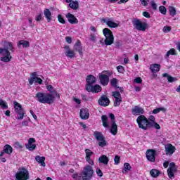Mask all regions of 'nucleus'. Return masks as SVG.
I'll list each match as a JSON object with an SVG mask.
<instances>
[{
  "label": "nucleus",
  "instance_id": "1",
  "mask_svg": "<svg viewBox=\"0 0 180 180\" xmlns=\"http://www.w3.org/2000/svg\"><path fill=\"white\" fill-rule=\"evenodd\" d=\"M46 89L50 93H41L39 92L36 94V98L38 101V102H40V103H47L48 105H51L56 101V98H58L60 99V94L57 93V91H54L53 93V86L52 85H48L46 86Z\"/></svg>",
  "mask_w": 180,
  "mask_h": 180
},
{
  "label": "nucleus",
  "instance_id": "2",
  "mask_svg": "<svg viewBox=\"0 0 180 180\" xmlns=\"http://www.w3.org/2000/svg\"><path fill=\"white\" fill-rule=\"evenodd\" d=\"M136 122L139 129H142V130H148V129L153 127V123L150 122L144 115H139L136 119Z\"/></svg>",
  "mask_w": 180,
  "mask_h": 180
},
{
  "label": "nucleus",
  "instance_id": "3",
  "mask_svg": "<svg viewBox=\"0 0 180 180\" xmlns=\"http://www.w3.org/2000/svg\"><path fill=\"white\" fill-rule=\"evenodd\" d=\"M103 33L105 37L104 44L105 46H112L115 43V37L112 31L109 28H105L103 30Z\"/></svg>",
  "mask_w": 180,
  "mask_h": 180
},
{
  "label": "nucleus",
  "instance_id": "4",
  "mask_svg": "<svg viewBox=\"0 0 180 180\" xmlns=\"http://www.w3.org/2000/svg\"><path fill=\"white\" fill-rule=\"evenodd\" d=\"M94 167L89 165H86L81 173L82 180H89L92 179L94 176Z\"/></svg>",
  "mask_w": 180,
  "mask_h": 180
},
{
  "label": "nucleus",
  "instance_id": "5",
  "mask_svg": "<svg viewBox=\"0 0 180 180\" xmlns=\"http://www.w3.org/2000/svg\"><path fill=\"white\" fill-rule=\"evenodd\" d=\"M133 26L136 30H140L141 32H146V29L148 27V24L145 22H141L139 19H135L132 21Z\"/></svg>",
  "mask_w": 180,
  "mask_h": 180
},
{
  "label": "nucleus",
  "instance_id": "6",
  "mask_svg": "<svg viewBox=\"0 0 180 180\" xmlns=\"http://www.w3.org/2000/svg\"><path fill=\"white\" fill-rule=\"evenodd\" d=\"M15 178L17 180H27L29 179V171L25 167L19 169L15 174Z\"/></svg>",
  "mask_w": 180,
  "mask_h": 180
},
{
  "label": "nucleus",
  "instance_id": "7",
  "mask_svg": "<svg viewBox=\"0 0 180 180\" xmlns=\"http://www.w3.org/2000/svg\"><path fill=\"white\" fill-rule=\"evenodd\" d=\"M14 109H15V113H18V115H19V116H18V119L19 120H22V119H23L25 116V111L23 110L22 105L19 103L15 101Z\"/></svg>",
  "mask_w": 180,
  "mask_h": 180
},
{
  "label": "nucleus",
  "instance_id": "8",
  "mask_svg": "<svg viewBox=\"0 0 180 180\" xmlns=\"http://www.w3.org/2000/svg\"><path fill=\"white\" fill-rule=\"evenodd\" d=\"M175 172H176V165H175L174 162H171L167 169V175L170 179L175 178V174H174Z\"/></svg>",
  "mask_w": 180,
  "mask_h": 180
},
{
  "label": "nucleus",
  "instance_id": "9",
  "mask_svg": "<svg viewBox=\"0 0 180 180\" xmlns=\"http://www.w3.org/2000/svg\"><path fill=\"white\" fill-rule=\"evenodd\" d=\"M155 150L153 149H148L146 153V159L150 162H155Z\"/></svg>",
  "mask_w": 180,
  "mask_h": 180
},
{
  "label": "nucleus",
  "instance_id": "10",
  "mask_svg": "<svg viewBox=\"0 0 180 180\" xmlns=\"http://www.w3.org/2000/svg\"><path fill=\"white\" fill-rule=\"evenodd\" d=\"M112 96L115 98L114 106H120L122 103V95L119 91H113Z\"/></svg>",
  "mask_w": 180,
  "mask_h": 180
},
{
  "label": "nucleus",
  "instance_id": "11",
  "mask_svg": "<svg viewBox=\"0 0 180 180\" xmlns=\"http://www.w3.org/2000/svg\"><path fill=\"white\" fill-rule=\"evenodd\" d=\"M86 89L88 92H93L94 94H98L102 91V87L99 84H96L94 86H86Z\"/></svg>",
  "mask_w": 180,
  "mask_h": 180
},
{
  "label": "nucleus",
  "instance_id": "12",
  "mask_svg": "<svg viewBox=\"0 0 180 180\" xmlns=\"http://www.w3.org/2000/svg\"><path fill=\"white\" fill-rule=\"evenodd\" d=\"M34 143H36V139H34V138H30L28 139V143L25 144V147L29 151L36 150V144H33Z\"/></svg>",
  "mask_w": 180,
  "mask_h": 180
},
{
  "label": "nucleus",
  "instance_id": "13",
  "mask_svg": "<svg viewBox=\"0 0 180 180\" xmlns=\"http://www.w3.org/2000/svg\"><path fill=\"white\" fill-rule=\"evenodd\" d=\"M109 103H110V101L106 96H102L98 100V105L101 106H109Z\"/></svg>",
  "mask_w": 180,
  "mask_h": 180
},
{
  "label": "nucleus",
  "instance_id": "14",
  "mask_svg": "<svg viewBox=\"0 0 180 180\" xmlns=\"http://www.w3.org/2000/svg\"><path fill=\"white\" fill-rule=\"evenodd\" d=\"M86 86H92V85H94V84L96 82V77H95V76L92 75H89L86 77Z\"/></svg>",
  "mask_w": 180,
  "mask_h": 180
},
{
  "label": "nucleus",
  "instance_id": "15",
  "mask_svg": "<svg viewBox=\"0 0 180 180\" xmlns=\"http://www.w3.org/2000/svg\"><path fill=\"white\" fill-rule=\"evenodd\" d=\"M131 113L134 115V116H139V115H143V113H144V109L139 105H136L132 108Z\"/></svg>",
  "mask_w": 180,
  "mask_h": 180
},
{
  "label": "nucleus",
  "instance_id": "16",
  "mask_svg": "<svg viewBox=\"0 0 180 180\" xmlns=\"http://www.w3.org/2000/svg\"><path fill=\"white\" fill-rule=\"evenodd\" d=\"M65 51V54L66 56V57H68V58H74V57H75V52H74V51L70 49V46H65L64 47Z\"/></svg>",
  "mask_w": 180,
  "mask_h": 180
},
{
  "label": "nucleus",
  "instance_id": "17",
  "mask_svg": "<svg viewBox=\"0 0 180 180\" xmlns=\"http://www.w3.org/2000/svg\"><path fill=\"white\" fill-rule=\"evenodd\" d=\"M66 18L69 23H70L71 25H77V23H78V19H77V18H75L74 15L70 13L66 15Z\"/></svg>",
  "mask_w": 180,
  "mask_h": 180
},
{
  "label": "nucleus",
  "instance_id": "18",
  "mask_svg": "<svg viewBox=\"0 0 180 180\" xmlns=\"http://www.w3.org/2000/svg\"><path fill=\"white\" fill-rule=\"evenodd\" d=\"M99 79L101 84L103 85V86H106L108 84H109V76L106 75H99Z\"/></svg>",
  "mask_w": 180,
  "mask_h": 180
},
{
  "label": "nucleus",
  "instance_id": "19",
  "mask_svg": "<svg viewBox=\"0 0 180 180\" xmlns=\"http://www.w3.org/2000/svg\"><path fill=\"white\" fill-rule=\"evenodd\" d=\"M175 146H172L171 143H168L167 146H165L167 155H172V153H175Z\"/></svg>",
  "mask_w": 180,
  "mask_h": 180
},
{
  "label": "nucleus",
  "instance_id": "20",
  "mask_svg": "<svg viewBox=\"0 0 180 180\" xmlns=\"http://www.w3.org/2000/svg\"><path fill=\"white\" fill-rule=\"evenodd\" d=\"M73 50L77 51L80 56H82V46L81 45V41H77L73 46Z\"/></svg>",
  "mask_w": 180,
  "mask_h": 180
},
{
  "label": "nucleus",
  "instance_id": "21",
  "mask_svg": "<svg viewBox=\"0 0 180 180\" xmlns=\"http://www.w3.org/2000/svg\"><path fill=\"white\" fill-rule=\"evenodd\" d=\"M80 117L81 119H83V120L89 119V111L88 109L82 108L80 110Z\"/></svg>",
  "mask_w": 180,
  "mask_h": 180
},
{
  "label": "nucleus",
  "instance_id": "22",
  "mask_svg": "<svg viewBox=\"0 0 180 180\" xmlns=\"http://www.w3.org/2000/svg\"><path fill=\"white\" fill-rule=\"evenodd\" d=\"M104 21V23H105L107 25V26H108V27H117V26H119V24L112 21V20H110V18H108L106 19H103V20Z\"/></svg>",
  "mask_w": 180,
  "mask_h": 180
},
{
  "label": "nucleus",
  "instance_id": "23",
  "mask_svg": "<svg viewBox=\"0 0 180 180\" xmlns=\"http://www.w3.org/2000/svg\"><path fill=\"white\" fill-rule=\"evenodd\" d=\"M98 162L100 164H103L104 165H108L109 163V158L106 155H102L98 158Z\"/></svg>",
  "mask_w": 180,
  "mask_h": 180
},
{
  "label": "nucleus",
  "instance_id": "24",
  "mask_svg": "<svg viewBox=\"0 0 180 180\" xmlns=\"http://www.w3.org/2000/svg\"><path fill=\"white\" fill-rule=\"evenodd\" d=\"M161 69V65L160 64H152L150 66V71H152V72L153 74H155L156 72H158V71H160V70Z\"/></svg>",
  "mask_w": 180,
  "mask_h": 180
},
{
  "label": "nucleus",
  "instance_id": "25",
  "mask_svg": "<svg viewBox=\"0 0 180 180\" xmlns=\"http://www.w3.org/2000/svg\"><path fill=\"white\" fill-rule=\"evenodd\" d=\"M35 160L37 162H39V164H41V167H46V162H44V161H46L45 157L37 155L35 157Z\"/></svg>",
  "mask_w": 180,
  "mask_h": 180
},
{
  "label": "nucleus",
  "instance_id": "26",
  "mask_svg": "<svg viewBox=\"0 0 180 180\" xmlns=\"http://www.w3.org/2000/svg\"><path fill=\"white\" fill-rule=\"evenodd\" d=\"M44 15L48 22H51L52 15H51V11H50V10H49L48 8L44 10Z\"/></svg>",
  "mask_w": 180,
  "mask_h": 180
},
{
  "label": "nucleus",
  "instance_id": "27",
  "mask_svg": "<svg viewBox=\"0 0 180 180\" xmlns=\"http://www.w3.org/2000/svg\"><path fill=\"white\" fill-rule=\"evenodd\" d=\"M37 72H34L31 74V77L28 79L30 85H33L34 82L37 83Z\"/></svg>",
  "mask_w": 180,
  "mask_h": 180
},
{
  "label": "nucleus",
  "instance_id": "28",
  "mask_svg": "<svg viewBox=\"0 0 180 180\" xmlns=\"http://www.w3.org/2000/svg\"><path fill=\"white\" fill-rule=\"evenodd\" d=\"M110 131L111 134H113V136H116V134H117V125L116 124V122H115V121H112Z\"/></svg>",
  "mask_w": 180,
  "mask_h": 180
},
{
  "label": "nucleus",
  "instance_id": "29",
  "mask_svg": "<svg viewBox=\"0 0 180 180\" xmlns=\"http://www.w3.org/2000/svg\"><path fill=\"white\" fill-rule=\"evenodd\" d=\"M17 46H18V49H20V46H22V47H24V48H27V47L30 46V44L27 41L20 40V41H19Z\"/></svg>",
  "mask_w": 180,
  "mask_h": 180
},
{
  "label": "nucleus",
  "instance_id": "30",
  "mask_svg": "<svg viewBox=\"0 0 180 180\" xmlns=\"http://www.w3.org/2000/svg\"><path fill=\"white\" fill-rule=\"evenodd\" d=\"M94 136L96 139V140H97V141H100L101 140L105 139L103 134L99 131H95L94 134Z\"/></svg>",
  "mask_w": 180,
  "mask_h": 180
},
{
  "label": "nucleus",
  "instance_id": "31",
  "mask_svg": "<svg viewBox=\"0 0 180 180\" xmlns=\"http://www.w3.org/2000/svg\"><path fill=\"white\" fill-rule=\"evenodd\" d=\"M162 77L164 78L167 77L168 82H175V81H176V77H173L172 76H170L167 73H163Z\"/></svg>",
  "mask_w": 180,
  "mask_h": 180
},
{
  "label": "nucleus",
  "instance_id": "32",
  "mask_svg": "<svg viewBox=\"0 0 180 180\" xmlns=\"http://www.w3.org/2000/svg\"><path fill=\"white\" fill-rule=\"evenodd\" d=\"M101 120L103 122V126L104 127H109V123L108 122H109V118H108V116L103 115L101 117Z\"/></svg>",
  "mask_w": 180,
  "mask_h": 180
},
{
  "label": "nucleus",
  "instance_id": "33",
  "mask_svg": "<svg viewBox=\"0 0 180 180\" xmlns=\"http://www.w3.org/2000/svg\"><path fill=\"white\" fill-rule=\"evenodd\" d=\"M161 174L160 170H157L155 169H153L150 170V174L153 178H158V176Z\"/></svg>",
  "mask_w": 180,
  "mask_h": 180
},
{
  "label": "nucleus",
  "instance_id": "34",
  "mask_svg": "<svg viewBox=\"0 0 180 180\" xmlns=\"http://www.w3.org/2000/svg\"><path fill=\"white\" fill-rule=\"evenodd\" d=\"M131 169V166H130V164L129 163H124V168L122 169V174H127L129 171Z\"/></svg>",
  "mask_w": 180,
  "mask_h": 180
},
{
  "label": "nucleus",
  "instance_id": "35",
  "mask_svg": "<svg viewBox=\"0 0 180 180\" xmlns=\"http://www.w3.org/2000/svg\"><path fill=\"white\" fill-rule=\"evenodd\" d=\"M4 151L6 154H12V151H13V149L12 148V146L10 145H6L4 148Z\"/></svg>",
  "mask_w": 180,
  "mask_h": 180
},
{
  "label": "nucleus",
  "instance_id": "36",
  "mask_svg": "<svg viewBox=\"0 0 180 180\" xmlns=\"http://www.w3.org/2000/svg\"><path fill=\"white\" fill-rule=\"evenodd\" d=\"M0 54H2L3 56H11V52H9L8 49L0 48Z\"/></svg>",
  "mask_w": 180,
  "mask_h": 180
},
{
  "label": "nucleus",
  "instance_id": "37",
  "mask_svg": "<svg viewBox=\"0 0 180 180\" xmlns=\"http://www.w3.org/2000/svg\"><path fill=\"white\" fill-rule=\"evenodd\" d=\"M169 56H176V51L174 49H171L169 51H167L165 55V58H168Z\"/></svg>",
  "mask_w": 180,
  "mask_h": 180
},
{
  "label": "nucleus",
  "instance_id": "38",
  "mask_svg": "<svg viewBox=\"0 0 180 180\" xmlns=\"http://www.w3.org/2000/svg\"><path fill=\"white\" fill-rule=\"evenodd\" d=\"M160 112H167V109L165 108H155L153 110V115H157V113H160Z\"/></svg>",
  "mask_w": 180,
  "mask_h": 180
},
{
  "label": "nucleus",
  "instance_id": "39",
  "mask_svg": "<svg viewBox=\"0 0 180 180\" xmlns=\"http://www.w3.org/2000/svg\"><path fill=\"white\" fill-rule=\"evenodd\" d=\"M69 4H70L69 6L72 9H75V10L78 9V6H79L78 1H71Z\"/></svg>",
  "mask_w": 180,
  "mask_h": 180
},
{
  "label": "nucleus",
  "instance_id": "40",
  "mask_svg": "<svg viewBox=\"0 0 180 180\" xmlns=\"http://www.w3.org/2000/svg\"><path fill=\"white\" fill-rule=\"evenodd\" d=\"M169 13L170 16H175L176 15V9H175V7L169 6Z\"/></svg>",
  "mask_w": 180,
  "mask_h": 180
},
{
  "label": "nucleus",
  "instance_id": "41",
  "mask_svg": "<svg viewBox=\"0 0 180 180\" xmlns=\"http://www.w3.org/2000/svg\"><path fill=\"white\" fill-rule=\"evenodd\" d=\"M98 144L99 147L103 148V147H106L108 143L106 142V140L104 138L103 140L98 141Z\"/></svg>",
  "mask_w": 180,
  "mask_h": 180
},
{
  "label": "nucleus",
  "instance_id": "42",
  "mask_svg": "<svg viewBox=\"0 0 180 180\" xmlns=\"http://www.w3.org/2000/svg\"><path fill=\"white\" fill-rule=\"evenodd\" d=\"M89 40H90V41H92L93 43H96V34L94 33H90Z\"/></svg>",
  "mask_w": 180,
  "mask_h": 180
},
{
  "label": "nucleus",
  "instance_id": "43",
  "mask_svg": "<svg viewBox=\"0 0 180 180\" xmlns=\"http://www.w3.org/2000/svg\"><path fill=\"white\" fill-rule=\"evenodd\" d=\"M0 106L2 109H8V103L0 98Z\"/></svg>",
  "mask_w": 180,
  "mask_h": 180
},
{
  "label": "nucleus",
  "instance_id": "44",
  "mask_svg": "<svg viewBox=\"0 0 180 180\" xmlns=\"http://www.w3.org/2000/svg\"><path fill=\"white\" fill-rule=\"evenodd\" d=\"M5 48L7 49V50H11V51H13V44H12V42L6 43Z\"/></svg>",
  "mask_w": 180,
  "mask_h": 180
},
{
  "label": "nucleus",
  "instance_id": "45",
  "mask_svg": "<svg viewBox=\"0 0 180 180\" xmlns=\"http://www.w3.org/2000/svg\"><path fill=\"white\" fill-rule=\"evenodd\" d=\"M11 59H12V56H7L4 57H1V61H3L4 63H9V61H11Z\"/></svg>",
  "mask_w": 180,
  "mask_h": 180
},
{
  "label": "nucleus",
  "instance_id": "46",
  "mask_svg": "<svg viewBox=\"0 0 180 180\" xmlns=\"http://www.w3.org/2000/svg\"><path fill=\"white\" fill-rule=\"evenodd\" d=\"M85 153H86V158H91V156L94 154V152H92L89 149H86Z\"/></svg>",
  "mask_w": 180,
  "mask_h": 180
},
{
  "label": "nucleus",
  "instance_id": "47",
  "mask_svg": "<svg viewBox=\"0 0 180 180\" xmlns=\"http://www.w3.org/2000/svg\"><path fill=\"white\" fill-rule=\"evenodd\" d=\"M159 11L160 13H162V15H166L167 14V8H165V6H160L159 7Z\"/></svg>",
  "mask_w": 180,
  "mask_h": 180
},
{
  "label": "nucleus",
  "instance_id": "48",
  "mask_svg": "<svg viewBox=\"0 0 180 180\" xmlns=\"http://www.w3.org/2000/svg\"><path fill=\"white\" fill-rule=\"evenodd\" d=\"M58 20L60 22V23H62L63 25H65V20H64V18H63V15H58Z\"/></svg>",
  "mask_w": 180,
  "mask_h": 180
},
{
  "label": "nucleus",
  "instance_id": "49",
  "mask_svg": "<svg viewBox=\"0 0 180 180\" xmlns=\"http://www.w3.org/2000/svg\"><path fill=\"white\" fill-rule=\"evenodd\" d=\"M72 179L75 180H82V176H78V174H74Z\"/></svg>",
  "mask_w": 180,
  "mask_h": 180
},
{
  "label": "nucleus",
  "instance_id": "50",
  "mask_svg": "<svg viewBox=\"0 0 180 180\" xmlns=\"http://www.w3.org/2000/svg\"><path fill=\"white\" fill-rule=\"evenodd\" d=\"M148 122H150V123H152V125L153 123L155 122V117H154L153 115H150L148 119Z\"/></svg>",
  "mask_w": 180,
  "mask_h": 180
},
{
  "label": "nucleus",
  "instance_id": "51",
  "mask_svg": "<svg viewBox=\"0 0 180 180\" xmlns=\"http://www.w3.org/2000/svg\"><path fill=\"white\" fill-rule=\"evenodd\" d=\"M114 162L116 165L120 163V156L116 155L114 158Z\"/></svg>",
  "mask_w": 180,
  "mask_h": 180
},
{
  "label": "nucleus",
  "instance_id": "52",
  "mask_svg": "<svg viewBox=\"0 0 180 180\" xmlns=\"http://www.w3.org/2000/svg\"><path fill=\"white\" fill-rule=\"evenodd\" d=\"M117 70L118 72H121L122 74H123V72H124V68H123V66H122V65L117 66Z\"/></svg>",
  "mask_w": 180,
  "mask_h": 180
},
{
  "label": "nucleus",
  "instance_id": "53",
  "mask_svg": "<svg viewBox=\"0 0 180 180\" xmlns=\"http://www.w3.org/2000/svg\"><path fill=\"white\" fill-rule=\"evenodd\" d=\"M169 32H171V27L165 26L163 27V32L164 33H169Z\"/></svg>",
  "mask_w": 180,
  "mask_h": 180
},
{
  "label": "nucleus",
  "instance_id": "54",
  "mask_svg": "<svg viewBox=\"0 0 180 180\" xmlns=\"http://www.w3.org/2000/svg\"><path fill=\"white\" fill-rule=\"evenodd\" d=\"M110 84L112 86H117V80L114 78L111 80Z\"/></svg>",
  "mask_w": 180,
  "mask_h": 180
},
{
  "label": "nucleus",
  "instance_id": "55",
  "mask_svg": "<svg viewBox=\"0 0 180 180\" xmlns=\"http://www.w3.org/2000/svg\"><path fill=\"white\" fill-rule=\"evenodd\" d=\"M96 174L98 176H103V173L102 172V170H101V169H99V168L96 169Z\"/></svg>",
  "mask_w": 180,
  "mask_h": 180
},
{
  "label": "nucleus",
  "instance_id": "56",
  "mask_svg": "<svg viewBox=\"0 0 180 180\" xmlns=\"http://www.w3.org/2000/svg\"><path fill=\"white\" fill-rule=\"evenodd\" d=\"M150 0H140L141 5H143V6H147V5H148V1Z\"/></svg>",
  "mask_w": 180,
  "mask_h": 180
},
{
  "label": "nucleus",
  "instance_id": "57",
  "mask_svg": "<svg viewBox=\"0 0 180 180\" xmlns=\"http://www.w3.org/2000/svg\"><path fill=\"white\" fill-rule=\"evenodd\" d=\"M143 16H144L145 18H147V19H150V18H151V15H150V13L147 11L143 12Z\"/></svg>",
  "mask_w": 180,
  "mask_h": 180
},
{
  "label": "nucleus",
  "instance_id": "58",
  "mask_svg": "<svg viewBox=\"0 0 180 180\" xmlns=\"http://www.w3.org/2000/svg\"><path fill=\"white\" fill-rule=\"evenodd\" d=\"M153 127H155V129H157V130H160V129H161L160 124H157L156 122L153 123Z\"/></svg>",
  "mask_w": 180,
  "mask_h": 180
},
{
  "label": "nucleus",
  "instance_id": "59",
  "mask_svg": "<svg viewBox=\"0 0 180 180\" xmlns=\"http://www.w3.org/2000/svg\"><path fill=\"white\" fill-rule=\"evenodd\" d=\"M86 161H87L89 165H91V167L94 165V161L91 160V158H86Z\"/></svg>",
  "mask_w": 180,
  "mask_h": 180
},
{
  "label": "nucleus",
  "instance_id": "60",
  "mask_svg": "<svg viewBox=\"0 0 180 180\" xmlns=\"http://www.w3.org/2000/svg\"><path fill=\"white\" fill-rule=\"evenodd\" d=\"M35 20L37 22H40L41 20V14H38L35 16Z\"/></svg>",
  "mask_w": 180,
  "mask_h": 180
},
{
  "label": "nucleus",
  "instance_id": "61",
  "mask_svg": "<svg viewBox=\"0 0 180 180\" xmlns=\"http://www.w3.org/2000/svg\"><path fill=\"white\" fill-rule=\"evenodd\" d=\"M151 6L154 11H157V4L155 1H151Z\"/></svg>",
  "mask_w": 180,
  "mask_h": 180
},
{
  "label": "nucleus",
  "instance_id": "62",
  "mask_svg": "<svg viewBox=\"0 0 180 180\" xmlns=\"http://www.w3.org/2000/svg\"><path fill=\"white\" fill-rule=\"evenodd\" d=\"M134 82L136 84H141V82H143V80L140 78V77H136L135 79H134Z\"/></svg>",
  "mask_w": 180,
  "mask_h": 180
},
{
  "label": "nucleus",
  "instance_id": "63",
  "mask_svg": "<svg viewBox=\"0 0 180 180\" xmlns=\"http://www.w3.org/2000/svg\"><path fill=\"white\" fill-rule=\"evenodd\" d=\"M36 79H37L36 84H39V85H41V84H43V80L40 77H37V76Z\"/></svg>",
  "mask_w": 180,
  "mask_h": 180
},
{
  "label": "nucleus",
  "instance_id": "64",
  "mask_svg": "<svg viewBox=\"0 0 180 180\" xmlns=\"http://www.w3.org/2000/svg\"><path fill=\"white\" fill-rule=\"evenodd\" d=\"M65 40L69 44H71V43H72V39L70 37H66Z\"/></svg>",
  "mask_w": 180,
  "mask_h": 180
}]
</instances>
